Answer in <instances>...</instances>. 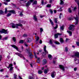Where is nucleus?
I'll use <instances>...</instances> for the list:
<instances>
[{"label": "nucleus", "mask_w": 79, "mask_h": 79, "mask_svg": "<svg viewBox=\"0 0 79 79\" xmlns=\"http://www.w3.org/2000/svg\"><path fill=\"white\" fill-rule=\"evenodd\" d=\"M11 25L12 28H17L18 29V28H19V26H21V27L23 26V25L20 23H16L15 24L12 23Z\"/></svg>", "instance_id": "f257e3e1"}, {"label": "nucleus", "mask_w": 79, "mask_h": 79, "mask_svg": "<svg viewBox=\"0 0 79 79\" xmlns=\"http://www.w3.org/2000/svg\"><path fill=\"white\" fill-rule=\"evenodd\" d=\"M74 27H75V26L73 24L71 25L69 28V29L71 31H74V30H75V28H74Z\"/></svg>", "instance_id": "f03ea898"}, {"label": "nucleus", "mask_w": 79, "mask_h": 79, "mask_svg": "<svg viewBox=\"0 0 79 79\" xmlns=\"http://www.w3.org/2000/svg\"><path fill=\"white\" fill-rule=\"evenodd\" d=\"M74 18L76 21L75 25H77V24H78V23H79V19H78L77 16V15H75L74 16Z\"/></svg>", "instance_id": "7ed1b4c3"}, {"label": "nucleus", "mask_w": 79, "mask_h": 79, "mask_svg": "<svg viewBox=\"0 0 79 79\" xmlns=\"http://www.w3.org/2000/svg\"><path fill=\"white\" fill-rule=\"evenodd\" d=\"M8 30H6L4 29H2V30L0 31V32L1 33H4L6 34H8Z\"/></svg>", "instance_id": "20e7f679"}, {"label": "nucleus", "mask_w": 79, "mask_h": 79, "mask_svg": "<svg viewBox=\"0 0 79 79\" xmlns=\"http://www.w3.org/2000/svg\"><path fill=\"white\" fill-rule=\"evenodd\" d=\"M46 48H47V46H44V52H45V54H44V53H43V55L44 56L45 55H46V54H48V51L46 50Z\"/></svg>", "instance_id": "39448f33"}, {"label": "nucleus", "mask_w": 79, "mask_h": 79, "mask_svg": "<svg viewBox=\"0 0 79 79\" xmlns=\"http://www.w3.org/2000/svg\"><path fill=\"white\" fill-rule=\"evenodd\" d=\"M15 54L17 55H18V56H20V57H22V58H23L24 60L25 59V58H24V57H23V55H22V54H21L20 53H19L18 52H16L15 53Z\"/></svg>", "instance_id": "423d86ee"}, {"label": "nucleus", "mask_w": 79, "mask_h": 79, "mask_svg": "<svg viewBox=\"0 0 79 79\" xmlns=\"http://www.w3.org/2000/svg\"><path fill=\"white\" fill-rule=\"evenodd\" d=\"M37 77V75L34 74L33 75V77L29 76V79H34L35 77Z\"/></svg>", "instance_id": "0eeeda50"}, {"label": "nucleus", "mask_w": 79, "mask_h": 79, "mask_svg": "<svg viewBox=\"0 0 79 79\" xmlns=\"http://www.w3.org/2000/svg\"><path fill=\"white\" fill-rule=\"evenodd\" d=\"M11 47H13V48H15V49H16V50H17V51H19L18 50V47H17V46H16L15 45H11Z\"/></svg>", "instance_id": "6e6552de"}, {"label": "nucleus", "mask_w": 79, "mask_h": 79, "mask_svg": "<svg viewBox=\"0 0 79 79\" xmlns=\"http://www.w3.org/2000/svg\"><path fill=\"white\" fill-rule=\"evenodd\" d=\"M8 12L10 13H12V14H16V12L14 10H9L8 11Z\"/></svg>", "instance_id": "1a4fd4ad"}, {"label": "nucleus", "mask_w": 79, "mask_h": 79, "mask_svg": "<svg viewBox=\"0 0 79 79\" xmlns=\"http://www.w3.org/2000/svg\"><path fill=\"white\" fill-rule=\"evenodd\" d=\"M13 66V64H9V67H7L8 69H9L10 68V69H13L14 68L13 67H12Z\"/></svg>", "instance_id": "9d476101"}, {"label": "nucleus", "mask_w": 79, "mask_h": 79, "mask_svg": "<svg viewBox=\"0 0 79 79\" xmlns=\"http://www.w3.org/2000/svg\"><path fill=\"white\" fill-rule=\"evenodd\" d=\"M56 75V73H55V72H53L51 74V76L52 77H53L54 78V77H55V76Z\"/></svg>", "instance_id": "9b49d317"}, {"label": "nucleus", "mask_w": 79, "mask_h": 79, "mask_svg": "<svg viewBox=\"0 0 79 79\" xmlns=\"http://www.w3.org/2000/svg\"><path fill=\"white\" fill-rule=\"evenodd\" d=\"M33 19L35 21H37V16H36V15H34Z\"/></svg>", "instance_id": "f8f14e48"}, {"label": "nucleus", "mask_w": 79, "mask_h": 79, "mask_svg": "<svg viewBox=\"0 0 79 79\" xmlns=\"http://www.w3.org/2000/svg\"><path fill=\"white\" fill-rule=\"evenodd\" d=\"M67 32L69 34V36H72V32L69 31H67Z\"/></svg>", "instance_id": "ddd939ff"}, {"label": "nucleus", "mask_w": 79, "mask_h": 79, "mask_svg": "<svg viewBox=\"0 0 79 79\" xmlns=\"http://www.w3.org/2000/svg\"><path fill=\"white\" fill-rule=\"evenodd\" d=\"M61 35V34H59V33H58L57 34H56L55 35V39H56V38H58V35Z\"/></svg>", "instance_id": "4468645a"}, {"label": "nucleus", "mask_w": 79, "mask_h": 79, "mask_svg": "<svg viewBox=\"0 0 79 79\" xmlns=\"http://www.w3.org/2000/svg\"><path fill=\"white\" fill-rule=\"evenodd\" d=\"M31 39L30 38H28L27 40V42L28 43L31 42Z\"/></svg>", "instance_id": "2eb2a0df"}, {"label": "nucleus", "mask_w": 79, "mask_h": 79, "mask_svg": "<svg viewBox=\"0 0 79 79\" xmlns=\"http://www.w3.org/2000/svg\"><path fill=\"white\" fill-rule=\"evenodd\" d=\"M35 39H36V44H37L38 42V40H39V37H37L36 36H35Z\"/></svg>", "instance_id": "dca6fc26"}, {"label": "nucleus", "mask_w": 79, "mask_h": 79, "mask_svg": "<svg viewBox=\"0 0 79 79\" xmlns=\"http://www.w3.org/2000/svg\"><path fill=\"white\" fill-rule=\"evenodd\" d=\"M60 43H61V44H63V42H64V40H63V39L61 38H60Z\"/></svg>", "instance_id": "f3484780"}, {"label": "nucleus", "mask_w": 79, "mask_h": 79, "mask_svg": "<svg viewBox=\"0 0 79 79\" xmlns=\"http://www.w3.org/2000/svg\"><path fill=\"white\" fill-rule=\"evenodd\" d=\"M75 55V56H77V57H79V53L77 52H76Z\"/></svg>", "instance_id": "a211bd4d"}, {"label": "nucleus", "mask_w": 79, "mask_h": 79, "mask_svg": "<svg viewBox=\"0 0 79 79\" xmlns=\"http://www.w3.org/2000/svg\"><path fill=\"white\" fill-rule=\"evenodd\" d=\"M25 42V40H20L19 41V44H23Z\"/></svg>", "instance_id": "6ab92c4d"}, {"label": "nucleus", "mask_w": 79, "mask_h": 79, "mask_svg": "<svg viewBox=\"0 0 79 79\" xmlns=\"http://www.w3.org/2000/svg\"><path fill=\"white\" fill-rule=\"evenodd\" d=\"M48 69V67L47 66H46L45 67H43L42 68V69Z\"/></svg>", "instance_id": "aec40b11"}, {"label": "nucleus", "mask_w": 79, "mask_h": 79, "mask_svg": "<svg viewBox=\"0 0 79 79\" xmlns=\"http://www.w3.org/2000/svg\"><path fill=\"white\" fill-rule=\"evenodd\" d=\"M38 73L39 74H41L43 73V71H42L41 70H38Z\"/></svg>", "instance_id": "412c9836"}, {"label": "nucleus", "mask_w": 79, "mask_h": 79, "mask_svg": "<svg viewBox=\"0 0 79 79\" xmlns=\"http://www.w3.org/2000/svg\"><path fill=\"white\" fill-rule=\"evenodd\" d=\"M31 4V2H28L26 4V6H29Z\"/></svg>", "instance_id": "4be33fe9"}, {"label": "nucleus", "mask_w": 79, "mask_h": 79, "mask_svg": "<svg viewBox=\"0 0 79 79\" xmlns=\"http://www.w3.org/2000/svg\"><path fill=\"white\" fill-rule=\"evenodd\" d=\"M47 63V60H46V59H44V60H43V64H46Z\"/></svg>", "instance_id": "5701e85b"}, {"label": "nucleus", "mask_w": 79, "mask_h": 79, "mask_svg": "<svg viewBox=\"0 0 79 79\" xmlns=\"http://www.w3.org/2000/svg\"><path fill=\"white\" fill-rule=\"evenodd\" d=\"M74 60L75 61V63L76 64H78V63H79V60H77V59L75 58L74 59Z\"/></svg>", "instance_id": "b1692460"}, {"label": "nucleus", "mask_w": 79, "mask_h": 79, "mask_svg": "<svg viewBox=\"0 0 79 79\" xmlns=\"http://www.w3.org/2000/svg\"><path fill=\"white\" fill-rule=\"evenodd\" d=\"M54 21L56 23H57V22L58 21V19L56 18H54Z\"/></svg>", "instance_id": "393cba45"}, {"label": "nucleus", "mask_w": 79, "mask_h": 79, "mask_svg": "<svg viewBox=\"0 0 79 79\" xmlns=\"http://www.w3.org/2000/svg\"><path fill=\"white\" fill-rule=\"evenodd\" d=\"M48 58L50 60H52V55L50 54L48 55Z\"/></svg>", "instance_id": "a878e982"}, {"label": "nucleus", "mask_w": 79, "mask_h": 79, "mask_svg": "<svg viewBox=\"0 0 79 79\" xmlns=\"http://www.w3.org/2000/svg\"><path fill=\"white\" fill-rule=\"evenodd\" d=\"M49 21L51 23V24L52 25V26H53V25H54L52 21V20L50 19H49Z\"/></svg>", "instance_id": "bb28decb"}, {"label": "nucleus", "mask_w": 79, "mask_h": 79, "mask_svg": "<svg viewBox=\"0 0 79 79\" xmlns=\"http://www.w3.org/2000/svg\"><path fill=\"white\" fill-rule=\"evenodd\" d=\"M48 71V69H44V72L45 74H47Z\"/></svg>", "instance_id": "cd10ccee"}, {"label": "nucleus", "mask_w": 79, "mask_h": 79, "mask_svg": "<svg viewBox=\"0 0 79 79\" xmlns=\"http://www.w3.org/2000/svg\"><path fill=\"white\" fill-rule=\"evenodd\" d=\"M37 63H40V58H37Z\"/></svg>", "instance_id": "c85d7f7f"}, {"label": "nucleus", "mask_w": 79, "mask_h": 79, "mask_svg": "<svg viewBox=\"0 0 79 79\" xmlns=\"http://www.w3.org/2000/svg\"><path fill=\"white\" fill-rule=\"evenodd\" d=\"M11 15V13L9 12L6 15L7 17H9V16H10Z\"/></svg>", "instance_id": "c756f323"}, {"label": "nucleus", "mask_w": 79, "mask_h": 79, "mask_svg": "<svg viewBox=\"0 0 79 79\" xmlns=\"http://www.w3.org/2000/svg\"><path fill=\"white\" fill-rule=\"evenodd\" d=\"M77 7H75L74 8L72 7V10L73 11H76V9H77Z\"/></svg>", "instance_id": "7c9ffc66"}, {"label": "nucleus", "mask_w": 79, "mask_h": 79, "mask_svg": "<svg viewBox=\"0 0 79 79\" xmlns=\"http://www.w3.org/2000/svg\"><path fill=\"white\" fill-rule=\"evenodd\" d=\"M59 67L60 69H64V67L63 65H60Z\"/></svg>", "instance_id": "2f4dec72"}, {"label": "nucleus", "mask_w": 79, "mask_h": 79, "mask_svg": "<svg viewBox=\"0 0 79 79\" xmlns=\"http://www.w3.org/2000/svg\"><path fill=\"white\" fill-rule=\"evenodd\" d=\"M41 3L43 5H45V4L47 3V2H46L45 3H44V0H42Z\"/></svg>", "instance_id": "473e14b6"}, {"label": "nucleus", "mask_w": 79, "mask_h": 79, "mask_svg": "<svg viewBox=\"0 0 79 79\" xmlns=\"http://www.w3.org/2000/svg\"><path fill=\"white\" fill-rule=\"evenodd\" d=\"M60 30H63L64 29V26L63 25L62 26L60 27Z\"/></svg>", "instance_id": "72a5a7b5"}, {"label": "nucleus", "mask_w": 79, "mask_h": 79, "mask_svg": "<svg viewBox=\"0 0 79 79\" xmlns=\"http://www.w3.org/2000/svg\"><path fill=\"white\" fill-rule=\"evenodd\" d=\"M62 7H60V9L57 10L58 11H62Z\"/></svg>", "instance_id": "f704fd0d"}, {"label": "nucleus", "mask_w": 79, "mask_h": 79, "mask_svg": "<svg viewBox=\"0 0 79 79\" xmlns=\"http://www.w3.org/2000/svg\"><path fill=\"white\" fill-rule=\"evenodd\" d=\"M44 31V30H43V28H40V32L41 33H42V32Z\"/></svg>", "instance_id": "c9c22d12"}, {"label": "nucleus", "mask_w": 79, "mask_h": 79, "mask_svg": "<svg viewBox=\"0 0 79 79\" xmlns=\"http://www.w3.org/2000/svg\"><path fill=\"white\" fill-rule=\"evenodd\" d=\"M55 43L56 44H57V45H59L60 44V43L58 41H56L55 42Z\"/></svg>", "instance_id": "e433bc0d"}, {"label": "nucleus", "mask_w": 79, "mask_h": 79, "mask_svg": "<svg viewBox=\"0 0 79 79\" xmlns=\"http://www.w3.org/2000/svg\"><path fill=\"white\" fill-rule=\"evenodd\" d=\"M47 7L48 8H51V5L48 4L47 6Z\"/></svg>", "instance_id": "4c0bfd02"}, {"label": "nucleus", "mask_w": 79, "mask_h": 79, "mask_svg": "<svg viewBox=\"0 0 79 79\" xmlns=\"http://www.w3.org/2000/svg\"><path fill=\"white\" fill-rule=\"evenodd\" d=\"M0 15H3V11L2 10H0Z\"/></svg>", "instance_id": "58836bf2"}, {"label": "nucleus", "mask_w": 79, "mask_h": 79, "mask_svg": "<svg viewBox=\"0 0 79 79\" xmlns=\"http://www.w3.org/2000/svg\"><path fill=\"white\" fill-rule=\"evenodd\" d=\"M60 5H63V3H64V2H63V1L62 0H60Z\"/></svg>", "instance_id": "ea45409f"}, {"label": "nucleus", "mask_w": 79, "mask_h": 79, "mask_svg": "<svg viewBox=\"0 0 79 79\" xmlns=\"http://www.w3.org/2000/svg\"><path fill=\"white\" fill-rule=\"evenodd\" d=\"M49 11L51 13V14H52L53 13V10L52 9H49Z\"/></svg>", "instance_id": "a19ab883"}, {"label": "nucleus", "mask_w": 79, "mask_h": 79, "mask_svg": "<svg viewBox=\"0 0 79 79\" xmlns=\"http://www.w3.org/2000/svg\"><path fill=\"white\" fill-rule=\"evenodd\" d=\"M8 39V37H5L3 39H2V40H7Z\"/></svg>", "instance_id": "79ce46f5"}, {"label": "nucleus", "mask_w": 79, "mask_h": 79, "mask_svg": "<svg viewBox=\"0 0 79 79\" xmlns=\"http://www.w3.org/2000/svg\"><path fill=\"white\" fill-rule=\"evenodd\" d=\"M8 10V8H6L5 9V13H7V10Z\"/></svg>", "instance_id": "37998d69"}, {"label": "nucleus", "mask_w": 79, "mask_h": 79, "mask_svg": "<svg viewBox=\"0 0 79 79\" xmlns=\"http://www.w3.org/2000/svg\"><path fill=\"white\" fill-rule=\"evenodd\" d=\"M34 55H35V57L36 58H37V56L36 55V54H35V52H34Z\"/></svg>", "instance_id": "c03bdc74"}, {"label": "nucleus", "mask_w": 79, "mask_h": 79, "mask_svg": "<svg viewBox=\"0 0 79 79\" xmlns=\"http://www.w3.org/2000/svg\"><path fill=\"white\" fill-rule=\"evenodd\" d=\"M68 11L69 12V13H71L72 11L71 10V9L70 8L69 9Z\"/></svg>", "instance_id": "a18cd8bd"}, {"label": "nucleus", "mask_w": 79, "mask_h": 79, "mask_svg": "<svg viewBox=\"0 0 79 79\" xmlns=\"http://www.w3.org/2000/svg\"><path fill=\"white\" fill-rule=\"evenodd\" d=\"M33 65H34V64L33 63H31L30 64V66L31 68L33 67Z\"/></svg>", "instance_id": "49530a36"}, {"label": "nucleus", "mask_w": 79, "mask_h": 79, "mask_svg": "<svg viewBox=\"0 0 79 79\" xmlns=\"http://www.w3.org/2000/svg\"><path fill=\"white\" fill-rule=\"evenodd\" d=\"M27 35L26 34H24L23 35V37H26L27 36Z\"/></svg>", "instance_id": "de8ad7c7"}, {"label": "nucleus", "mask_w": 79, "mask_h": 79, "mask_svg": "<svg viewBox=\"0 0 79 79\" xmlns=\"http://www.w3.org/2000/svg\"><path fill=\"white\" fill-rule=\"evenodd\" d=\"M12 39H13V40L14 41V42H15V41H16V38H15L13 37L12 38Z\"/></svg>", "instance_id": "09e8293b"}, {"label": "nucleus", "mask_w": 79, "mask_h": 79, "mask_svg": "<svg viewBox=\"0 0 79 79\" xmlns=\"http://www.w3.org/2000/svg\"><path fill=\"white\" fill-rule=\"evenodd\" d=\"M20 16H23V15L22 13V12H21L20 14Z\"/></svg>", "instance_id": "8fccbe9b"}, {"label": "nucleus", "mask_w": 79, "mask_h": 79, "mask_svg": "<svg viewBox=\"0 0 79 79\" xmlns=\"http://www.w3.org/2000/svg\"><path fill=\"white\" fill-rule=\"evenodd\" d=\"M57 28H58V25H56V27H54L55 29H57Z\"/></svg>", "instance_id": "3c124183"}, {"label": "nucleus", "mask_w": 79, "mask_h": 79, "mask_svg": "<svg viewBox=\"0 0 79 79\" xmlns=\"http://www.w3.org/2000/svg\"><path fill=\"white\" fill-rule=\"evenodd\" d=\"M37 1H36L33 2V4H37Z\"/></svg>", "instance_id": "603ef678"}, {"label": "nucleus", "mask_w": 79, "mask_h": 79, "mask_svg": "<svg viewBox=\"0 0 79 79\" xmlns=\"http://www.w3.org/2000/svg\"><path fill=\"white\" fill-rule=\"evenodd\" d=\"M68 48H65V52H68Z\"/></svg>", "instance_id": "864d4df0"}, {"label": "nucleus", "mask_w": 79, "mask_h": 79, "mask_svg": "<svg viewBox=\"0 0 79 79\" xmlns=\"http://www.w3.org/2000/svg\"><path fill=\"white\" fill-rule=\"evenodd\" d=\"M24 45H25V47H28V45L26 43H24Z\"/></svg>", "instance_id": "5fc2aeb1"}, {"label": "nucleus", "mask_w": 79, "mask_h": 79, "mask_svg": "<svg viewBox=\"0 0 79 79\" xmlns=\"http://www.w3.org/2000/svg\"><path fill=\"white\" fill-rule=\"evenodd\" d=\"M76 44L77 46H79V42H77Z\"/></svg>", "instance_id": "6e6d98bb"}, {"label": "nucleus", "mask_w": 79, "mask_h": 79, "mask_svg": "<svg viewBox=\"0 0 79 79\" xmlns=\"http://www.w3.org/2000/svg\"><path fill=\"white\" fill-rule=\"evenodd\" d=\"M5 1H6V2H10V0H4Z\"/></svg>", "instance_id": "4d7b16f0"}, {"label": "nucleus", "mask_w": 79, "mask_h": 79, "mask_svg": "<svg viewBox=\"0 0 79 79\" xmlns=\"http://www.w3.org/2000/svg\"><path fill=\"white\" fill-rule=\"evenodd\" d=\"M14 76H15L14 78L15 79H16V77L17 76V75H16L15 74L14 75Z\"/></svg>", "instance_id": "13d9d810"}, {"label": "nucleus", "mask_w": 79, "mask_h": 79, "mask_svg": "<svg viewBox=\"0 0 79 79\" xmlns=\"http://www.w3.org/2000/svg\"><path fill=\"white\" fill-rule=\"evenodd\" d=\"M49 43L50 44H52V40H50Z\"/></svg>", "instance_id": "bf43d9fd"}, {"label": "nucleus", "mask_w": 79, "mask_h": 79, "mask_svg": "<svg viewBox=\"0 0 79 79\" xmlns=\"http://www.w3.org/2000/svg\"><path fill=\"white\" fill-rule=\"evenodd\" d=\"M3 3L5 5H8V3L6 2H4Z\"/></svg>", "instance_id": "052dcab7"}, {"label": "nucleus", "mask_w": 79, "mask_h": 79, "mask_svg": "<svg viewBox=\"0 0 79 79\" xmlns=\"http://www.w3.org/2000/svg\"><path fill=\"white\" fill-rule=\"evenodd\" d=\"M68 40H69V39H68V38H66V40H65V42H68Z\"/></svg>", "instance_id": "680f3d73"}, {"label": "nucleus", "mask_w": 79, "mask_h": 79, "mask_svg": "<svg viewBox=\"0 0 79 79\" xmlns=\"http://www.w3.org/2000/svg\"><path fill=\"white\" fill-rule=\"evenodd\" d=\"M2 56H0V61L2 60Z\"/></svg>", "instance_id": "e2e57ef3"}, {"label": "nucleus", "mask_w": 79, "mask_h": 79, "mask_svg": "<svg viewBox=\"0 0 79 79\" xmlns=\"http://www.w3.org/2000/svg\"><path fill=\"white\" fill-rule=\"evenodd\" d=\"M49 2V3H52V0H50Z\"/></svg>", "instance_id": "0e129e2a"}, {"label": "nucleus", "mask_w": 79, "mask_h": 79, "mask_svg": "<svg viewBox=\"0 0 79 79\" xmlns=\"http://www.w3.org/2000/svg\"><path fill=\"white\" fill-rule=\"evenodd\" d=\"M42 41L41 40L40 41V44H42Z\"/></svg>", "instance_id": "69168bd1"}, {"label": "nucleus", "mask_w": 79, "mask_h": 79, "mask_svg": "<svg viewBox=\"0 0 79 79\" xmlns=\"http://www.w3.org/2000/svg\"><path fill=\"white\" fill-rule=\"evenodd\" d=\"M54 13H56V10H54Z\"/></svg>", "instance_id": "338daca9"}, {"label": "nucleus", "mask_w": 79, "mask_h": 79, "mask_svg": "<svg viewBox=\"0 0 79 79\" xmlns=\"http://www.w3.org/2000/svg\"><path fill=\"white\" fill-rule=\"evenodd\" d=\"M44 15H40V17L41 18H43V17H44Z\"/></svg>", "instance_id": "774afa93"}]
</instances>
